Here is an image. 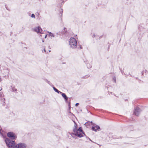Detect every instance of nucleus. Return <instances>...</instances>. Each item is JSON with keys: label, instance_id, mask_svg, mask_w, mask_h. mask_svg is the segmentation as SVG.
Segmentation results:
<instances>
[{"label": "nucleus", "instance_id": "nucleus-1", "mask_svg": "<svg viewBox=\"0 0 148 148\" xmlns=\"http://www.w3.org/2000/svg\"><path fill=\"white\" fill-rule=\"evenodd\" d=\"M74 122V125L73 130V132L72 133L75 136H77L79 137L80 138L82 137V134L83 133L81 127H79L77 129V124L75 122Z\"/></svg>", "mask_w": 148, "mask_h": 148}, {"label": "nucleus", "instance_id": "nucleus-2", "mask_svg": "<svg viewBox=\"0 0 148 148\" xmlns=\"http://www.w3.org/2000/svg\"><path fill=\"white\" fill-rule=\"evenodd\" d=\"M7 146L10 148H14L15 146V141L10 140L9 138H6L5 140Z\"/></svg>", "mask_w": 148, "mask_h": 148}, {"label": "nucleus", "instance_id": "nucleus-3", "mask_svg": "<svg viewBox=\"0 0 148 148\" xmlns=\"http://www.w3.org/2000/svg\"><path fill=\"white\" fill-rule=\"evenodd\" d=\"M69 44L71 47L75 49L77 47V42L75 39L73 37H71L69 40Z\"/></svg>", "mask_w": 148, "mask_h": 148}, {"label": "nucleus", "instance_id": "nucleus-4", "mask_svg": "<svg viewBox=\"0 0 148 148\" xmlns=\"http://www.w3.org/2000/svg\"><path fill=\"white\" fill-rule=\"evenodd\" d=\"M7 136L9 138V139L13 140H15L17 136L15 134L12 132H10L7 134Z\"/></svg>", "mask_w": 148, "mask_h": 148}, {"label": "nucleus", "instance_id": "nucleus-5", "mask_svg": "<svg viewBox=\"0 0 148 148\" xmlns=\"http://www.w3.org/2000/svg\"><path fill=\"white\" fill-rule=\"evenodd\" d=\"M33 31L36 32L38 34H43L42 33V30L40 26L36 27L32 29Z\"/></svg>", "mask_w": 148, "mask_h": 148}, {"label": "nucleus", "instance_id": "nucleus-6", "mask_svg": "<svg viewBox=\"0 0 148 148\" xmlns=\"http://www.w3.org/2000/svg\"><path fill=\"white\" fill-rule=\"evenodd\" d=\"M27 145L23 143H20L15 145L14 148H26Z\"/></svg>", "mask_w": 148, "mask_h": 148}, {"label": "nucleus", "instance_id": "nucleus-7", "mask_svg": "<svg viewBox=\"0 0 148 148\" xmlns=\"http://www.w3.org/2000/svg\"><path fill=\"white\" fill-rule=\"evenodd\" d=\"M141 112L140 109L139 107H137L135 108L134 111V114L135 115L138 116L140 114Z\"/></svg>", "mask_w": 148, "mask_h": 148}, {"label": "nucleus", "instance_id": "nucleus-8", "mask_svg": "<svg viewBox=\"0 0 148 148\" xmlns=\"http://www.w3.org/2000/svg\"><path fill=\"white\" fill-rule=\"evenodd\" d=\"M94 126H93L92 127V130L93 131L96 132L97 130L99 129H100V127L97 125H95Z\"/></svg>", "mask_w": 148, "mask_h": 148}, {"label": "nucleus", "instance_id": "nucleus-9", "mask_svg": "<svg viewBox=\"0 0 148 148\" xmlns=\"http://www.w3.org/2000/svg\"><path fill=\"white\" fill-rule=\"evenodd\" d=\"M62 94V96L64 98V99H65L66 101L67 100H68V97L66 96V95L64 93H61Z\"/></svg>", "mask_w": 148, "mask_h": 148}, {"label": "nucleus", "instance_id": "nucleus-10", "mask_svg": "<svg viewBox=\"0 0 148 148\" xmlns=\"http://www.w3.org/2000/svg\"><path fill=\"white\" fill-rule=\"evenodd\" d=\"M53 90H54L58 92V93H62V92L60 91H59L58 89H57L55 87H53Z\"/></svg>", "mask_w": 148, "mask_h": 148}, {"label": "nucleus", "instance_id": "nucleus-11", "mask_svg": "<svg viewBox=\"0 0 148 148\" xmlns=\"http://www.w3.org/2000/svg\"><path fill=\"white\" fill-rule=\"evenodd\" d=\"M5 98H2L1 99V101L2 102H3L2 104L3 105H4L5 104Z\"/></svg>", "mask_w": 148, "mask_h": 148}, {"label": "nucleus", "instance_id": "nucleus-12", "mask_svg": "<svg viewBox=\"0 0 148 148\" xmlns=\"http://www.w3.org/2000/svg\"><path fill=\"white\" fill-rule=\"evenodd\" d=\"M48 33H49V35L51 37H54V35H53V34L51 33V32H48Z\"/></svg>", "mask_w": 148, "mask_h": 148}, {"label": "nucleus", "instance_id": "nucleus-13", "mask_svg": "<svg viewBox=\"0 0 148 148\" xmlns=\"http://www.w3.org/2000/svg\"><path fill=\"white\" fill-rule=\"evenodd\" d=\"M87 68H91L92 67V65H91L89 63H88L87 64Z\"/></svg>", "mask_w": 148, "mask_h": 148}, {"label": "nucleus", "instance_id": "nucleus-14", "mask_svg": "<svg viewBox=\"0 0 148 148\" xmlns=\"http://www.w3.org/2000/svg\"><path fill=\"white\" fill-rule=\"evenodd\" d=\"M12 90L13 92H16L17 91V89L14 88H13Z\"/></svg>", "mask_w": 148, "mask_h": 148}, {"label": "nucleus", "instance_id": "nucleus-15", "mask_svg": "<svg viewBox=\"0 0 148 148\" xmlns=\"http://www.w3.org/2000/svg\"><path fill=\"white\" fill-rule=\"evenodd\" d=\"M31 16V17L33 18H34V19L35 18V16L34 14H32Z\"/></svg>", "mask_w": 148, "mask_h": 148}, {"label": "nucleus", "instance_id": "nucleus-16", "mask_svg": "<svg viewBox=\"0 0 148 148\" xmlns=\"http://www.w3.org/2000/svg\"><path fill=\"white\" fill-rule=\"evenodd\" d=\"M3 94L2 93H0V97H3Z\"/></svg>", "mask_w": 148, "mask_h": 148}, {"label": "nucleus", "instance_id": "nucleus-17", "mask_svg": "<svg viewBox=\"0 0 148 148\" xmlns=\"http://www.w3.org/2000/svg\"><path fill=\"white\" fill-rule=\"evenodd\" d=\"M96 37V36L95 35V34H94L92 35V37L93 38H94L95 37Z\"/></svg>", "mask_w": 148, "mask_h": 148}, {"label": "nucleus", "instance_id": "nucleus-18", "mask_svg": "<svg viewBox=\"0 0 148 148\" xmlns=\"http://www.w3.org/2000/svg\"><path fill=\"white\" fill-rule=\"evenodd\" d=\"M116 78L115 77H114L113 79V80L114 81V82H116Z\"/></svg>", "mask_w": 148, "mask_h": 148}, {"label": "nucleus", "instance_id": "nucleus-19", "mask_svg": "<svg viewBox=\"0 0 148 148\" xmlns=\"http://www.w3.org/2000/svg\"><path fill=\"white\" fill-rule=\"evenodd\" d=\"M79 103H76L75 106H78V105H79Z\"/></svg>", "mask_w": 148, "mask_h": 148}, {"label": "nucleus", "instance_id": "nucleus-20", "mask_svg": "<svg viewBox=\"0 0 148 148\" xmlns=\"http://www.w3.org/2000/svg\"><path fill=\"white\" fill-rule=\"evenodd\" d=\"M91 124H92L93 125V126H94V125H95V124H94L93 123H92V121H91Z\"/></svg>", "mask_w": 148, "mask_h": 148}, {"label": "nucleus", "instance_id": "nucleus-21", "mask_svg": "<svg viewBox=\"0 0 148 148\" xmlns=\"http://www.w3.org/2000/svg\"><path fill=\"white\" fill-rule=\"evenodd\" d=\"M47 35H45V38H46L47 37Z\"/></svg>", "mask_w": 148, "mask_h": 148}, {"label": "nucleus", "instance_id": "nucleus-22", "mask_svg": "<svg viewBox=\"0 0 148 148\" xmlns=\"http://www.w3.org/2000/svg\"><path fill=\"white\" fill-rule=\"evenodd\" d=\"M44 51H45V52H46V51H45V49H44Z\"/></svg>", "mask_w": 148, "mask_h": 148}, {"label": "nucleus", "instance_id": "nucleus-23", "mask_svg": "<svg viewBox=\"0 0 148 148\" xmlns=\"http://www.w3.org/2000/svg\"><path fill=\"white\" fill-rule=\"evenodd\" d=\"M42 42H44V40H42Z\"/></svg>", "mask_w": 148, "mask_h": 148}, {"label": "nucleus", "instance_id": "nucleus-24", "mask_svg": "<svg viewBox=\"0 0 148 148\" xmlns=\"http://www.w3.org/2000/svg\"><path fill=\"white\" fill-rule=\"evenodd\" d=\"M40 36L41 37H42V35L41 34V35H40Z\"/></svg>", "mask_w": 148, "mask_h": 148}, {"label": "nucleus", "instance_id": "nucleus-25", "mask_svg": "<svg viewBox=\"0 0 148 148\" xmlns=\"http://www.w3.org/2000/svg\"><path fill=\"white\" fill-rule=\"evenodd\" d=\"M2 90V88H1V89L0 90V91H1V90Z\"/></svg>", "mask_w": 148, "mask_h": 148}, {"label": "nucleus", "instance_id": "nucleus-26", "mask_svg": "<svg viewBox=\"0 0 148 148\" xmlns=\"http://www.w3.org/2000/svg\"><path fill=\"white\" fill-rule=\"evenodd\" d=\"M0 133H1V132H0Z\"/></svg>", "mask_w": 148, "mask_h": 148}]
</instances>
